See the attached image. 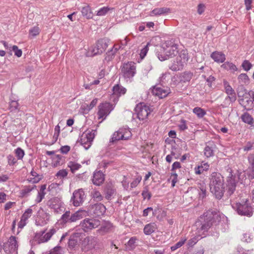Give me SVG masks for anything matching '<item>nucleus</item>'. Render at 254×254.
I'll return each instance as SVG.
<instances>
[{"instance_id":"nucleus-34","label":"nucleus","mask_w":254,"mask_h":254,"mask_svg":"<svg viewBox=\"0 0 254 254\" xmlns=\"http://www.w3.org/2000/svg\"><path fill=\"white\" fill-rule=\"evenodd\" d=\"M157 229V225L155 223H150L146 225L144 228V233L146 235H150Z\"/></svg>"},{"instance_id":"nucleus-33","label":"nucleus","mask_w":254,"mask_h":254,"mask_svg":"<svg viewBox=\"0 0 254 254\" xmlns=\"http://www.w3.org/2000/svg\"><path fill=\"white\" fill-rule=\"evenodd\" d=\"M87 212L85 210H78L70 216V222H75L85 216Z\"/></svg>"},{"instance_id":"nucleus-32","label":"nucleus","mask_w":254,"mask_h":254,"mask_svg":"<svg viewBox=\"0 0 254 254\" xmlns=\"http://www.w3.org/2000/svg\"><path fill=\"white\" fill-rule=\"evenodd\" d=\"M215 147L213 143H209L204 149V154L207 157L209 158L214 155V148Z\"/></svg>"},{"instance_id":"nucleus-49","label":"nucleus","mask_w":254,"mask_h":254,"mask_svg":"<svg viewBox=\"0 0 254 254\" xmlns=\"http://www.w3.org/2000/svg\"><path fill=\"white\" fill-rule=\"evenodd\" d=\"M70 212L69 211H66L62 216L61 221L62 223L65 224L70 222Z\"/></svg>"},{"instance_id":"nucleus-22","label":"nucleus","mask_w":254,"mask_h":254,"mask_svg":"<svg viewBox=\"0 0 254 254\" xmlns=\"http://www.w3.org/2000/svg\"><path fill=\"white\" fill-rule=\"evenodd\" d=\"M105 180L104 174L101 171H96L93 176L92 182L96 186L101 185Z\"/></svg>"},{"instance_id":"nucleus-40","label":"nucleus","mask_w":254,"mask_h":254,"mask_svg":"<svg viewBox=\"0 0 254 254\" xmlns=\"http://www.w3.org/2000/svg\"><path fill=\"white\" fill-rule=\"evenodd\" d=\"M114 9V8L109 7L108 6H104L100 9H99L97 11H96V14L97 16H105L107 14L110 10H112Z\"/></svg>"},{"instance_id":"nucleus-56","label":"nucleus","mask_w":254,"mask_h":254,"mask_svg":"<svg viewBox=\"0 0 254 254\" xmlns=\"http://www.w3.org/2000/svg\"><path fill=\"white\" fill-rule=\"evenodd\" d=\"M40 29L38 26H34L29 30V35L34 37L39 34Z\"/></svg>"},{"instance_id":"nucleus-25","label":"nucleus","mask_w":254,"mask_h":254,"mask_svg":"<svg viewBox=\"0 0 254 254\" xmlns=\"http://www.w3.org/2000/svg\"><path fill=\"white\" fill-rule=\"evenodd\" d=\"M56 230L54 228L51 229L49 232L44 234L43 232L42 234L38 237V242L39 243L47 242L49 241L52 236L56 233Z\"/></svg>"},{"instance_id":"nucleus-5","label":"nucleus","mask_w":254,"mask_h":254,"mask_svg":"<svg viewBox=\"0 0 254 254\" xmlns=\"http://www.w3.org/2000/svg\"><path fill=\"white\" fill-rule=\"evenodd\" d=\"M97 133L96 129H87L81 134L80 138V142L86 149H88Z\"/></svg>"},{"instance_id":"nucleus-9","label":"nucleus","mask_w":254,"mask_h":254,"mask_svg":"<svg viewBox=\"0 0 254 254\" xmlns=\"http://www.w3.org/2000/svg\"><path fill=\"white\" fill-rule=\"evenodd\" d=\"M109 40L106 38L97 41L96 46L91 50V56H94L103 53L108 46Z\"/></svg>"},{"instance_id":"nucleus-27","label":"nucleus","mask_w":254,"mask_h":254,"mask_svg":"<svg viewBox=\"0 0 254 254\" xmlns=\"http://www.w3.org/2000/svg\"><path fill=\"white\" fill-rule=\"evenodd\" d=\"M171 12V9L165 7L155 8L150 11L151 16H159Z\"/></svg>"},{"instance_id":"nucleus-35","label":"nucleus","mask_w":254,"mask_h":254,"mask_svg":"<svg viewBox=\"0 0 254 254\" xmlns=\"http://www.w3.org/2000/svg\"><path fill=\"white\" fill-rule=\"evenodd\" d=\"M98 99H94L89 105L85 104L81 106V109L84 113H88L97 103Z\"/></svg>"},{"instance_id":"nucleus-64","label":"nucleus","mask_w":254,"mask_h":254,"mask_svg":"<svg viewBox=\"0 0 254 254\" xmlns=\"http://www.w3.org/2000/svg\"><path fill=\"white\" fill-rule=\"evenodd\" d=\"M142 178L141 176H137L134 180L131 183L130 187L132 188H135L141 181Z\"/></svg>"},{"instance_id":"nucleus-57","label":"nucleus","mask_w":254,"mask_h":254,"mask_svg":"<svg viewBox=\"0 0 254 254\" xmlns=\"http://www.w3.org/2000/svg\"><path fill=\"white\" fill-rule=\"evenodd\" d=\"M62 156L60 155H55L52 157V164L54 167L60 165Z\"/></svg>"},{"instance_id":"nucleus-61","label":"nucleus","mask_w":254,"mask_h":254,"mask_svg":"<svg viewBox=\"0 0 254 254\" xmlns=\"http://www.w3.org/2000/svg\"><path fill=\"white\" fill-rule=\"evenodd\" d=\"M15 153L18 159H22L25 154L24 150L19 147L15 149Z\"/></svg>"},{"instance_id":"nucleus-58","label":"nucleus","mask_w":254,"mask_h":254,"mask_svg":"<svg viewBox=\"0 0 254 254\" xmlns=\"http://www.w3.org/2000/svg\"><path fill=\"white\" fill-rule=\"evenodd\" d=\"M168 181H171L172 187H174L178 181V175L177 173L176 172H173L171 174L170 178L168 179Z\"/></svg>"},{"instance_id":"nucleus-52","label":"nucleus","mask_w":254,"mask_h":254,"mask_svg":"<svg viewBox=\"0 0 254 254\" xmlns=\"http://www.w3.org/2000/svg\"><path fill=\"white\" fill-rule=\"evenodd\" d=\"M60 127L59 126V125H58L57 126H56L55 127V128H54V134L53 135V139H52V143L53 144L55 143L57 141L59 136V134H60Z\"/></svg>"},{"instance_id":"nucleus-1","label":"nucleus","mask_w":254,"mask_h":254,"mask_svg":"<svg viewBox=\"0 0 254 254\" xmlns=\"http://www.w3.org/2000/svg\"><path fill=\"white\" fill-rule=\"evenodd\" d=\"M217 216V213L211 210L204 213L195 223L197 233L205 237L206 233L215 222Z\"/></svg>"},{"instance_id":"nucleus-42","label":"nucleus","mask_w":254,"mask_h":254,"mask_svg":"<svg viewBox=\"0 0 254 254\" xmlns=\"http://www.w3.org/2000/svg\"><path fill=\"white\" fill-rule=\"evenodd\" d=\"M116 190L115 189L111 186H107L106 188V198L107 199H111V197L116 193Z\"/></svg>"},{"instance_id":"nucleus-44","label":"nucleus","mask_w":254,"mask_h":254,"mask_svg":"<svg viewBox=\"0 0 254 254\" xmlns=\"http://www.w3.org/2000/svg\"><path fill=\"white\" fill-rule=\"evenodd\" d=\"M67 166L70 168V170L72 173H74L77 170H79L81 167V165L80 164L72 161L68 163Z\"/></svg>"},{"instance_id":"nucleus-28","label":"nucleus","mask_w":254,"mask_h":254,"mask_svg":"<svg viewBox=\"0 0 254 254\" xmlns=\"http://www.w3.org/2000/svg\"><path fill=\"white\" fill-rule=\"evenodd\" d=\"M36 189V186L35 185L25 186L20 190V196L22 197H27L29 193L33 190Z\"/></svg>"},{"instance_id":"nucleus-10","label":"nucleus","mask_w":254,"mask_h":254,"mask_svg":"<svg viewBox=\"0 0 254 254\" xmlns=\"http://www.w3.org/2000/svg\"><path fill=\"white\" fill-rule=\"evenodd\" d=\"M100 225V221L95 219L85 218L80 222V225L84 232H88L97 228Z\"/></svg>"},{"instance_id":"nucleus-15","label":"nucleus","mask_w":254,"mask_h":254,"mask_svg":"<svg viewBox=\"0 0 254 254\" xmlns=\"http://www.w3.org/2000/svg\"><path fill=\"white\" fill-rule=\"evenodd\" d=\"M170 89L167 87L155 86L152 90L153 95L162 99L170 93Z\"/></svg>"},{"instance_id":"nucleus-8","label":"nucleus","mask_w":254,"mask_h":254,"mask_svg":"<svg viewBox=\"0 0 254 254\" xmlns=\"http://www.w3.org/2000/svg\"><path fill=\"white\" fill-rule=\"evenodd\" d=\"M17 248L18 243L16 238L13 236H11L3 245V249L7 254H16Z\"/></svg>"},{"instance_id":"nucleus-41","label":"nucleus","mask_w":254,"mask_h":254,"mask_svg":"<svg viewBox=\"0 0 254 254\" xmlns=\"http://www.w3.org/2000/svg\"><path fill=\"white\" fill-rule=\"evenodd\" d=\"M192 74L190 72H185L180 76V81L183 82H189L192 78Z\"/></svg>"},{"instance_id":"nucleus-19","label":"nucleus","mask_w":254,"mask_h":254,"mask_svg":"<svg viewBox=\"0 0 254 254\" xmlns=\"http://www.w3.org/2000/svg\"><path fill=\"white\" fill-rule=\"evenodd\" d=\"M223 85L225 89V92L228 95L231 102H234L236 100V95L234 90L230 85L229 83L226 80H223Z\"/></svg>"},{"instance_id":"nucleus-24","label":"nucleus","mask_w":254,"mask_h":254,"mask_svg":"<svg viewBox=\"0 0 254 254\" xmlns=\"http://www.w3.org/2000/svg\"><path fill=\"white\" fill-rule=\"evenodd\" d=\"M189 59L190 57L187 50H182L176 58L177 63V64H185L188 62Z\"/></svg>"},{"instance_id":"nucleus-29","label":"nucleus","mask_w":254,"mask_h":254,"mask_svg":"<svg viewBox=\"0 0 254 254\" xmlns=\"http://www.w3.org/2000/svg\"><path fill=\"white\" fill-rule=\"evenodd\" d=\"M81 12L83 17L87 19H92L94 14L91 10V7L87 5L81 8Z\"/></svg>"},{"instance_id":"nucleus-21","label":"nucleus","mask_w":254,"mask_h":254,"mask_svg":"<svg viewBox=\"0 0 254 254\" xmlns=\"http://www.w3.org/2000/svg\"><path fill=\"white\" fill-rule=\"evenodd\" d=\"M99 240L96 237H88L84 241V244L87 247V250L95 248L98 245Z\"/></svg>"},{"instance_id":"nucleus-23","label":"nucleus","mask_w":254,"mask_h":254,"mask_svg":"<svg viewBox=\"0 0 254 254\" xmlns=\"http://www.w3.org/2000/svg\"><path fill=\"white\" fill-rule=\"evenodd\" d=\"M240 104L247 110L250 109L253 107L254 103L251 99L250 95L247 93H245V96L244 98H240L239 100Z\"/></svg>"},{"instance_id":"nucleus-55","label":"nucleus","mask_w":254,"mask_h":254,"mask_svg":"<svg viewBox=\"0 0 254 254\" xmlns=\"http://www.w3.org/2000/svg\"><path fill=\"white\" fill-rule=\"evenodd\" d=\"M186 241H187L186 238H182L180 241L177 242L175 245L172 246L171 247V250L172 251H174L176 250L177 249L182 247L185 244V243Z\"/></svg>"},{"instance_id":"nucleus-48","label":"nucleus","mask_w":254,"mask_h":254,"mask_svg":"<svg viewBox=\"0 0 254 254\" xmlns=\"http://www.w3.org/2000/svg\"><path fill=\"white\" fill-rule=\"evenodd\" d=\"M238 80L241 84H247L249 82V77L245 73L241 74L238 77Z\"/></svg>"},{"instance_id":"nucleus-2","label":"nucleus","mask_w":254,"mask_h":254,"mask_svg":"<svg viewBox=\"0 0 254 254\" xmlns=\"http://www.w3.org/2000/svg\"><path fill=\"white\" fill-rule=\"evenodd\" d=\"M210 190L216 198L221 199L224 192V180L223 176L218 172H213L210 177Z\"/></svg>"},{"instance_id":"nucleus-11","label":"nucleus","mask_w":254,"mask_h":254,"mask_svg":"<svg viewBox=\"0 0 254 254\" xmlns=\"http://www.w3.org/2000/svg\"><path fill=\"white\" fill-rule=\"evenodd\" d=\"M85 198L84 191L82 189H80L73 192L71 200L74 206H78L83 203Z\"/></svg>"},{"instance_id":"nucleus-3","label":"nucleus","mask_w":254,"mask_h":254,"mask_svg":"<svg viewBox=\"0 0 254 254\" xmlns=\"http://www.w3.org/2000/svg\"><path fill=\"white\" fill-rule=\"evenodd\" d=\"M231 201L232 207L239 215L249 217L253 215V208L250 205L247 198H242V196L234 198L232 196Z\"/></svg>"},{"instance_id":"nucleus-30","label":"nucleus","mask_w":254,"mask_h":254,"mask_svg":"<svg viewBox=\"0 0 254 254\" xmlns=\"http://www.w3.org/2000/svg\"><path fill=\"white\" fill-rule=\"evenodd\" d=\"M209 169V164L204 161H202L199 165L194 168V172L196 175H200L203 171L208 170Z\"/></svg>"},{"instance_id":"nucleus-20","label":"nucleus","mask_w":254,"mask_h":254,"mask_svg":"<svg viewBox=\"0 0 254 254\" xmlns=\"http://www.w3.org/2000/svg\"><path fill=\"white\" fill-rule=\"evenodd\" d=\"M32 212L33 209H32V207L26 210L21 216L20 221L18 223L19 228H22L26 225L27 223L28 219L31 216Z\"/></svg>"},{"instance_id":"nucleus-14","label":"nucleus","mask_w":254,"mask_h":254,"mask_svg":"<svg viewBox=\"0 0 254 254\" xmlns=\"http://www.w3.org/2000/svg\"><path fill=\"white\" fill-rule=\"evenodd\" d=\"M177 49L178 45L175 44V48L173 47V49L172 48H168L167 49L168 50H165L161 52L163 53V54L158 53L157 57L160 61H164L170 57L176 56L178 52Z\"/></svg>"},{"instance_id":"nucleus-38","label":"nucleus","mask_w":254,"mask_h":254,"mask_svg":"<svg viewBox=\"0 0 254 254\" xmlns=\"http://www.w3.org/2000/svg\"><path fill=\"white\" fill-rule=\"evenodd\" d=\"M30 174L32 177L29 178L27 180L29 182L35 184L38 183L41 180V176L33 170L31 171Z\"/></svg>"},{"instance_id":"nucleus-18","label":"nucleus","mask_w":254,"mask_h":254,"mask_svg":"<svg viewBox=\"0 0 254 254\" xmlns=\"http://www.w3.org/2000/svg\"><path fill=\"white\" fill-rule=\"evenodd\" d=\"M38 220L36 221V223L37 225L42 226L47 223L50 216L41 208L38 211Z\"/></svg>"},{"instance_id":"nucleus-31","label":"nucleus","mask_w":254,"mask_h":254,"mask_svg":"<svg viewBox=\"0 0 254 254\" xmlns=\"http://www.w3.org/2000/svg\"><path fill=\"white\" fill-rule=\"evenodd\" d=\"M227 172L229 175L227 177V186H236L237 180L235 175H233L232 169L231 168L227 169Z\"/></svg>"},{"instance_id":"nucleus-46","label":"nucleus","mask_w":254,"mask_h":254,"mask_svg":"<svg viewBox=\"0 0 254 254\" xmlns=\"http://www.w3.org/2000/svg\"><path fill=\"white\" fill-rule=\"evenodd\" d=\"M88 81L86 83V81L85 82L83 86L85 87L86 89H91V86L93 85H97L99 84L100 81L99 79L97 80H94L93 81H91L90 79L88 78H87Z\"/></svg>"},{"instance_id":"nucleus-13","label":"nucleus","mask_w":254,"mask_h":254,"mask_svg":"<svg viewBox=\"0 0 254 254\" xmlns=\"http://www.w3.org/2000/svg\"><path fill=\"white\" fill-rule=\"evenodd\" d=\"M47 205L50 208L54 209L56 213H60L64 208L63 203L58 197H53L49 200Z\"/></svg>"},{"instance_id":"nucleus-26","label":"nucleus","mask_w":254,"mask_h":254,"mask_svg":"<svg viewBox=\"0 0 254 254\" xmlns=\"http://www.w3.org/2000/svg\"><path fill=\"white\" fill-rule=\"evenodd\" d=\"M210 57L215 62L218 63H222L226 60V56L222 52L214 51L212 52L210 55Z\"/></svg>"},{"instance_id":"nucleus-60","label":"nucleus","mask_w":254,"mask_h":254,"mask_svg":"<svg viewBox=\"0 0 254 254\" xmlns=\"http://www.w3.org/2000/svg\"><path fill=\"white\" fill-rule=\"evenodd\" d=\"M254 239V235L249 233H246L243 235L242 240L244 242L249 243Z\"/></svg>"},{"instance_id":"nucleus-39","label":"nucleus","mask_w":254,"mask_h":254,"mask_svg":"<svg viewBox=\"0 0 254 254\" xmlns=\"http://www.w3.org/2000/svg\"><path fill=\"white\" fill-rule=\"evenodd\" d=\"M204 237L202 235H200V234H198L197 233L196 235L194 236L193 238H190L188 241V245L190 247H193L196 243L200 240L201 238Z\"/></svg>"},{"instance_id":"nucleus-16","label":"nucleus","mask_w":254,"mask_h":254,"mask_svg":"<svg viewBox=\"0 0 254 254\" xmlns=\"http://www.w3.org/2000/svg\"><path fill=\"white\" fill-rule=\"evenodd\" d=\"M112 90L113 93L111 98L113 99V101L115 103L117 102L119 98L121 96L124 95L127 91V89L125 87L119 84L114 85Z\"/></svg>"},{"instance_id":"nucleus-62","label":"nucleus","mask_w":254,"mask_h":254,"mask_svg":"<svg viewBox=\"0 0 254 254\" xmlns=\"http://www.w3.org/2000/svg\"><path fill=\"white\" fill-rule=\"evenodd\" d=\"M142 195L144 199H147L148 200H149L151 197V194L147 188H145L143 190L142 192Z\"/></svg>"},{"instance_id":"nucleus-7","label":"nucleus","mask_w":254,"mask_h":254,"mask_svg":"<svg viewBox=\"0 0 254 254\" xmlns=\"http://www.w3.org/2000/svg\"><path fill=\"white\" fill-rule=\"evenodd\" d=\"M131 136V132L128 128H120L113 134L110 142L114 143L120 140H128Z\"/></svg>"},{"instance_id":"nucleus-17","label":"nucleus","mask_w":254,"mask_h":254,"mask_svg":"<svg viewBox=\"0 0 254 254\" xmlns=\"http://www.w3.org/2000/svg\"><path fill=\"white\" fill-rule=\"evenodd\" d=\"M122 73L125 78L133 77L136 72V67L134 64H123L121 67Z\"/></svg>"},{"instance_id":"nucleus-51","label":"nucleus","mask_w":254,"mask_h":254,"mask_svg":"<svg viewBox=\"0 0 254 254\" xmlns=\"http://www.w3.org/2000/svg\"><path fill=\"white\" fill-rule=\"evenodd\" d=\"M68 171L65 169H62L59 171L56 174V177L59 179H64L67 177Z\"/></svg>"},{"instance_id":"nucleus-59","label":"nucleus","mask_w":254,"mask_h":254,"mask_svg":"<svg viewBox=\"0 0 254 254\" xmlns=\"http://www.w3.org/2000/svg\"><path fill=\"white\" fill-rule=\"evenodd\" d=\"M150 45V43H147V44L142 49L140 53V57L141 59H143L146 55L148 50V46Z\"/></svg>"},{"instance_id":"nucleus-50","label":"nucleus","mask_w":254,"mask_h":254,"mask_svg":"<svg viewBox=\"0 0 254 254\" xmlns=\"http://www.w3.org/2000/svg\"><path fill=\"white\" fill-rule=\"evenodd\" d=\"M91 195L92 198L98 201H101L103 198V196L102 195L101 193L97 190H94L91 192Z\"/></svg>"},{"instance_id":"nucleus-63","label":"nucleus","mask_w":254,"mask_h":254,"mask_svg":"<svg viewBox=\"0 0 254 254\" xmlns=\"http://www.w3.org/2000/svg\"><path fill=\"white\" fill-rule=\"evenodd\" d=\"M249 162L251 166V169L254 173L253 178H254V154H250L248 157Z\"/></svg>"},{"instance_id":"nucleus-53","label":"nucleus","mask_w":254,"mask_h":254,"mask_svg":"<svg viewBox=\"0 0 254 254\" xmlns=\"http://www.w3.org/2000/svg\"><path fill=\"white\" fill-rule=\"evenodd\" d=\"M9 109L10 112H15L16 111H19V104L17 101L12 100L9 103Z\"/></svg>"},{"instance_id":"nucleus-37","label":"nucleus","mask_w":254,"mask_h":254,"mask_svg":"<svg viewBox=\"0 0 254 254\" xmlns=\"http://www.w3.org/2000/svg\"><path fill=\"white\" fill-rule=\"evenodd\" d=\"M176 44L174 42V41L172 40H168L165 41L162 44L161 47V52H163L165 50H168V48H172L173 49V47L175 48V45Z\"/></svg>"},{"instance_id":"nucleus-54","label":"nucleus","mask_w":254,"mask_h":254,"mask_svg":"<svg viewBox=\"0 0 254 254\" xmlns=\"http://www.w3.org/2000/svg\"><path fill=\"white\" fill-rule=\"evenodd\" d=\"M11 51H13L14 53V55L17 57H20L22 54V51L21 49H19L18 47L16 45H13L11 47V50H10L9 54L10 55H12Z\"/></svg>"},{"instance_id":"nucleus-12","label":"nucleus","mask_w":254,"mask_h":254,"mask_svg":"<svg viewBox=\"0 0 254 254\" xmlns=\"http://www.w3.org/2000/svg\"><path fill=\"white\" fill-rule=\"evenodd\" d=\"M89 210L90 213L94 216L100 217L104 214L106 208L104 204L99 203L90 205Z\"/></svg>"},{"instance_id":"nucleus-43","label":"nucleus","mask_w":254,"mask_h":254,"mask_svg":"<svg viewBox=\"0 0 254 254\" xmlns=\"http://www.w3.org/2000/svg\"><path fill=\"white\" fill-rule=\"evenodd\" d=\"M193 113L195 114L198 118H203L206 114V111L200 107H195L193 109Z\"/></svg>"},{"instance_id":"nucleus-6","label":"nucleus","mask_w":254,"mask_h":254,"mask_svg":"<svg viewBox=\"0 0 254 254\" xmlns=\"http://www.w3.org/2000/svg\"><path fill=\"white\" fill-rule=\"evenodd\" d=\"M113 105L109 102H104L99 104L98 107V119H101V122L104 120L114 109Z\"/></svg>"},{"instance_id":"nucleus-47","label":"nucleus","mask_w":254,"mask_h":254,"mask_svg":"<svg viewBox=\"0 0 254 254\" xmlns=\"http://www.w3.org/2000/svg\"><path fill=\"white\" fill-rule=\"evenodd\" d=\"M242 121L249 125H251L253 123V119L252 116L248 113H244L242 116Z\"/></svg>"},{"instance_id":"nucleus-45","label":"nucleus","mask_w":254,"mask_h":254,"mask_svg":"<svg viewBox=\"0 0 254 254\" xmlns=\"http://www.w3.org/2000/svg\"><path fill=\"white\" fill-rule=\"evenodd\" d=\"M116 53L117 48L116 49H111L106 53L105 60L108 63L110 62L113 59Z\"/></svg>"},{"instance_id":"nucleus-4","label":"nucleus","mask_w":254,"mask_h":254,"mask_svg":"<svg viewBox=\"0 0 254 254\" xmlns=\"http://www.w3.org/2000/svg\"><path fill=\"white\" fill-rule=\"evenodd\" d=\"M137 118L141 121L148 119V116L153 111L152 108L144 103L138 104L135 108Z\"/></svg>"},{"instance_id":"nucleus-36","label":"nucleus","mask_w":254,"mask_h":254,"mask_svg":"<svg viewBox=\"0 0 254 254\" xmlns=\"http://www.w3.org/2000/svg\"><path fill=\"white\" fill-rule=\"evenodd\" d=\"M46 189V185H43L41 186L40 190L38 191L37 198L35 200V201L37 203H40V202L42 201V199L44 198V196L46 194V192L45 191Z\"/></svg>"}]
</instances>
